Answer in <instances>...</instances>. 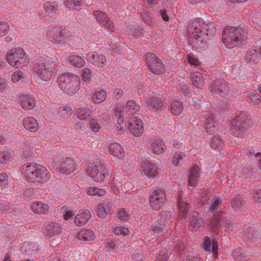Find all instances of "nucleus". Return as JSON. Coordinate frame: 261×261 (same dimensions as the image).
<instances>
[{"instance_id":"8fccbe9b","label":"nucleus","mask_w":261,"mask_h":261,"mask_svg":"<svg viewBox=\"0 0 261 261\" xmlns=\"http://www.w3.org/2000/svg\"><path fill=\"white\" fill-rule=\"evenodd\" d=\"M114 233L117 235L126 236L129 234V229L125 227H117L114 229Z\"/></svg>"},{"instance_id":"e433bc0d","label":"nucleus","mask_w":261,"mask_h":261,"mask_svg":"<svg viewBox=\"0 0 261 261\" xmlns=\"http://www.w3.org/2000/svg\"><path fill=\"white\" fill-rule=\"evenodd\" d=\"M140 108V106L134 100L128 101L126 105V111L127 113H135L139 111Z\"/></svg>"},{"instance_id":"393cba45","label":"nucleus","mask_w":261,"mask_h":261,"mask_svg":"<svg viewBox=\"0 0 261 261\" xmlns=\"http://www.w3.org/2000/svg\"><path fill=\"white\" fill-rule=\"evenodd\" d=\"M23 125L28 130L32 132H35L38 127L37 120L33 117H28L23 119Z\"/></svg>"},{"instance_id":"603ef678","label":"nucleus","mask_w":261,"mask_h":261,"mask_svg":"<svg viewBox=\"0 0 261 261\" xmlns=\"http://www.w3.org/2000/svg\"><path fill=\"white\" fill-rule=\"evenodd\" d=\"M0 186L2 188H6L8 186V177L6 173L0 174Z\"/></svg>"},{"instance_id":"de8ad7c7","label":"nucleus","mask_w":261,"mask_h":261,"mask_svg":"<svg viewBox=\"0 0 261 261\" xmlns=\"http://www.w3.org/2000/svg\"><path fill=\"white\" fill-rule=\"evenodd\" d=\"M185 156V154L181 152H176L174 153L173 158H172V164L175 166H177L178 165V163L182 159V158Z\"/></svg>"},{"instance_id":"6e6d98bb","label":"nucleus","mask_w":261,"mask_h":261,"mask_svg":"<svg viewBox=\"0 0 261 261\" xmlns=\"http://www.w3.org/2000/svg\"><path fill=\"white\" fill-rule=\"evenodd\" d=\"M189 176L199 178V167L197 165H194L190 170Z\"/></svg>"},{"instance_id":"a19ab883","label":"nucleus","mask_w":261,"mask_h":261,"mask_svg":"<svg viewBox=\"0 0 261 261\" xmlns=\"http://www.w3.org/2000/svg\"><path fill=\"white\" fill-rule=\"evenodd\" d=\"M44 9L48 14L55 13L58 10V4L56 2H47L44 4Z\"/></svg>"},{"instance_id":"58836bf2","label":"nucleus","mask_w":261,"mask_h":261,"mask_svg":"<svg viewBox=\"0 0 261 261\" xmlns=\"http://www.w3.org/2000/svg\"><path fill=\"white\" fill-rule=\"evenodd\" d=\"M106 92L103 90H101L94 93L93 96V100L95 103H100L106 99Z\"/></svg>"},{"instance_id":"a211bd4d","label":"nucleus","mask_w":261,"mask_h":261,"mask_svg":"<svg viewBox=\"0 0 261 261\" xmlns=\"http://www.w3.org/2000/svg\"><path fill=\"white\" fill-rule=\"evenodd\" d=\"M147 103L148 108L152 111L161 110L165 107L164 100L156 96L150 97L148 99Z\"/></svg>"},{"instance_id":"72a5a7b5","label":"nucleus","mask_w":261,"mask_h":261,"mask_svg":"<svg viewBox=\"0 0 261 261\" xmlns=\"http://www.w3.org/2000/svg\"><path fill=\"white\" fill-rule=\"evenodd\" d=\"M46 230L47 235L49 237H52L59 234L61 229L59 224L53 222L46 226Z\"/></svg>"},{"instance_id":"cd10ccee","label":"nucleus","mask_w":261,"mask_h":261,"mask_svg":"<svg viewBox=\"0 0 261 261\" xmlns=\"http://www.w3.org/2000/svg\"><path fill=\"white\" fill-rule=\"evenodd\" d=\"M68 60L72 66L77 68H82L85 64L84 59L81 56L74 54L69 56Z\"/></svg>"},{"instance_id":"864d4df0","label":"nucleus","mask_w":261,"mask_h":261,"mask_svg":"<svg viewBox=\"0 0 261 261\" xmlns=\"http://www.w3.org/2000/svg\"><path fill=\"white\" fill-rule=\"evenodd\" d=\"M115 117L117 119V123L121 124L123 122L122 118V110L121 107H117L114 110Z\"/></svg>"},{"instance_id":"ea45409f","label":"nucleus","mask_w":261,"mask_h":261,"mask_svg":"<svg viewBox=\"0 0 261 261\" xmlns=\"http://www.w3.org/2000/svg\"><path fill=\"white\" fill-rule=\"evenodd\" d=\"M72 113V109L68 106L60 107L58 109V114L63 118L68 117Z\"/></svg>"},{"instance_id":"6ab92c4d","label":"nucleus","mask_w":261,"mask_h":261,"mask_svg":"<svg viewBox=\"0 0 261 261\" xmlns=\"http://www.w3.org/2000/svg\"><path fill=\"white\" fill-rule=\"evenodd\" d=\"M109 151L111 155L119 159L123 158L125 155L123 147L117 143H111L110 145Z\"/></svg>"},{"instance_id":"b1692460","label":"nucleus","mask_w":261,"mask_h":261,"mask_svg":"<svg viewBox=\"0 0 261 261\" xmlns=\"http://www.w3.org/2000/svg\"><path fill=\"white\" fill-rule=\"evenodd\" d=\"M190 78L193 85L197 88L201 89L204 85L202 74L199 72L191 73Z\"/></svg>"},{"instance_id":"20e7f679","label":"nucleus","mask_w":261,"mask_h":261,"mask_svg":"<svg viewBox=\"0 0 261 261\" xmlns=\"http://www.w3.org/2000/svg\"><path fill=\"white\" fill-rule=\"evenodd\" d=\"M61 85L69 95L75 94L80 89V79L76 75L71 73H64L61 77Z\"/></svg>"},{"instance_id":"1a4fd4ad","label":"nucleus","mask_w":261,"mask_h":261,"mask_svg":"<svg viewBox=\"0 0 261 261\" xmlns=\"http://www.w3.org/2000/svg\"><path fill=\"white\" fill-rule=\"evenodd\" d=\"M87 172L95 181L97 182L103 181L106 175H108V172L106 171L104 165L99 163L94 167H88L87 169Z\"/></svg>"},{"instance_id":"9b49d317","label":"nucleus","mask_w":261,"mask_h":261,"mask_svg":"<svg viewBox=\"0 0 261 261\" xmlns=\"http://www.w3.org/2000/svg\"><path fill=\"white\" fill-rule=\"evenodd\" d=\"M251 120L248 117L247 113L242 112L239 115L233 119V126L236 130L240 131L243 133L245 132L250 126Z\"/></svg>"},{"instance_id":"bf43d9fd","label":"nucleus","mask_w":261,"mask_h":261,"mask_svg":"<svg viewBox=\"0 0 261 261\" xmlns=\"http://www.w3.org/2000/svg\"><path fill=\"white\" fill-rule=\"evenodd\" d=\"M157 261H167L168 258V253L165 250H162L156 256Z\"/></svg>"},{"instance_id":"f257e3e1","label":"nucleus","mask_w":261,"mask_h":261,"mask_svg":"<svg viewBox=\"0 0 261 261\" xmlns=\"http://www.w3.org/2000/svg\"><path fill=\"white\" fill-rule=\"evenodd\" d=\"M22 171L25 179L29 182L43 183L49 178L48 170L44 167L35 164H24Z\"/></svg>"},{"instance_id":"4468645a","label":"nucleus","mask_w":261,"mask_h":261,"mask_svg":"<svg viewBox=\"0 0 261 261\" xmlns=\"http://www.w3.org/2000/svg\"><path fill=\"white\" fill-rule=\"evenodd\" d=\"M214 219L211 221L210 226L213 232L218 233L222 230L221 223L225 218L224 213L222 211H220L214 214Z\"/></svg>"},{"instance_id":"79ce46f5","label":"nucleus","mask_w":261,"mask_h":261,"mask_svg":"<svg viewBox=\"0 0 261 261\" xmlns=\"http://www.w3.org/2000/svg\"><path fill=\"white\" fill-rule=\"evenodd\" d=\"M11 159V154L8 150H4L0 151V164H6Z\"/></svg>"},{"instance_id":"49530a36","label":"nucleus","mask_w":261,"mask_h":261,"mask_svg":"<svg viewBox=\"0 0 261 261\" xmlns=\"http://www.w3.org/2000/svg\"><path fill=\"white\" fill-rule=\"evenodd\" d=\"M249 98L251 102L258 105L261 102V96L256 92L249 94Z\"/></svg>"},{"instance_id":"4c0bfd02","label":"nucleus","mask_w":261,"mask_h":261,"mask_svg":"<svg viewBox=\"0 0 261 261\" xmlns=\"http://www.w3.org/2000/svg\"><path fill=\"white\" fill-rule=\"evenodd\" d=\"M87 193L90 196H102L106 194V192L104 189L89 187L87 189Z\"/></svg>"},{"instance_id":"774afa93","label":"nucleus","mask_w":261,"mask_h":261,"mask_svg":"<svg viewBox=\"0 0 261 261\" xmlns=\"http://www.w3.org/2000/svg\"><path fill=\"white\" fill-rule=\"evenodd\" d=\"M222 228L223 227H224L225 230H229L230 227L232 226V223L230 220L226 219V218L224 219L222 222L221 223Z\"/></svg>"},{"instance_id":"f03ea898","label":"nucleus","mask_w":261,"mask_h":261,"mask_svg":"<svg viewBox=\"0 0 261 261\" xmlns=\"http://www.w3.org/2000/svg\"><path fill=\"white\" fill-rule=\"evenodd\" d=\"M247 35V32L241 28L227 27L223 30L222 39L227 48H232L236 42L245 40Z\"/></svg>"},{"instance_id":"9d476101","label":"nucleus","mask_w":261,"mask_h":261,"mask_svg":"<svg viewBox=\"0 0 261 261\" xmlns=\"http://www.w3.org/2000/svg\"><path fill=\"white\" fill-rule=\"evenodd\" d=\"M229 91L228 83L223 79H217L212 81L211 92L213 94H219L221 96L227 95Z\"/></svg>"},{"instance_id":"39448f33","label":"nucleus","mask_w":261,"mask_h":261,"mask_svg":"<svg viewBox=\"0 0 261 261\" xmlns=\"http://www.w3.org/2000/svg\"><path fill=\"white\" fill-rule=\"evenodd\" d=\"M7 61L12 67L19 68L27 65L29 63L27 55L20 50H12L7 56Z\"/></svg>"},{"instance_id":"c85d7f7f","label":"nucleus","mask_w":261,"mask_h":261,"mask_svg":"<svg viewBox=\"0 0 261 261\" xmlns=\"http://www.w3.org/2000/svg\"><path fill=\"white\" fill-rule=\"evenodd\" d=\"M151 151L156 154H160L166 149V145L162 140H157L152 142L151 144Z\"/></svg>"},{"instance_id":"7ed1b4c3","label":"nucleus","mask_w":261,"mask_h":261,"mask_svg":"<svg viewBox=\"0 0 261 261\" xmlns=\"http://www.w3.org/2000/svg\"><path fill=\"white\" fill-rule=\"evenodd\" d=\"M57 64L56 62L47 60H41L36 63L34 67V71L44 81L50 80L56 71Z\"/></svg>"},{"instance_id":"473e14b6","label":"nucleus","mask_w":261,"mask_h":261,"mask_svg":"<svg viewBox=\"0 0 261 261\" xmlns=\"http://www.w3.org/2000/svg\"><path fill=\"white\" fill-rule=\"evenodd\" d=\"M183 106L181 102L174 100L170 104V110L174 116H178L182 111Z\"/></svg>"},{"instance_id":"f704fd0d","label":"nucleus","mask_w":261,"mask_h":261,"mask_svg":"<svg viewBox=\"0 0 261 261\" xmlns=\"http://www.w3.org/2000/svg\"><path fill=\"white\" fill-rule=\"evenodd\" d=\"M224 141L218 135H215L212 139L211 147L214 149H221L224 146Z\"/></svg>"},{"instance_id":"4d7b16f0","label":"nucleus","mask_w":261,"mask_h":261,"mask_svg":"<svg viewBox=\"0 0 261 261\" xmlns=\"http://www.w3.org/2000/svg\"><path fill=\"white\" fill-rule=\"evenodd\" d=\"M229 108V105L226 99H223L221 100L218 105V108L220 112H224L228 110Z\"/></svg>"},{"instance_id":"0e129e2a","label":"nucleus","mask_w":261,"mask_h":261,"mask_svg":"<svg viewBox=\"0 0 261 261\" xmlns=\"http://www.w3.org/2000/svg\"><path fill=\"white\" fill-rule=\"evenodd\" d=\"M188 61L191 65H193L195 66H198L200 64V63L198 59L197 58H195L193 55H188Z\"/></svg>"},{"instance_id":"4be33fe9","label":"nucleus","mask_w":261,"mask_h":261,"mask_svg":"<svg viewBox=\"0 0 261 261\" xmlns=\"http://www.w3.org/2000/svg\"><path fill=\"white\" fill-rule=\"evenodd\" d=\"M203 246L204 248V250L207 251H211L212 250V252L214 254V257H217L218 246L217 242L213 241V243L212 244L210 238L208 237H205Z\"/></svg>"},{"instance_id":"2eb2a0df","label":"nucleus","mask_w":261,"mask_h":261,"mask_svg":"<svg viewBox=\"0 0 261 261\" xmlns=\"http://www.w3.org/2000/svg\"><path fill=\"white\" fill-rule=\"evenodd\" d=\"M91 216V212L89 210L80 211V213L75 216L74 223L77 226H82L88 222Z\"/></svg>"},{"instance_id":"09e8293b","label":"nucleus","mask_w":261,"mask_h":261,"mask_svg":"<svg viewBox=\"0 0 261 261\" xmlns=\"http://www.w3.org/2000/svg\"><path fill=\"white\" fill-rule=\"evenodd\" d=\"M109 208L106 209L103 205H99L97 208V216L101 218H103L110 213Z\"/></svg>"},{"instance_id":"6e6552de","label":"nucleus","mask_w":261,"mask_h":261,"mask_svg":"<svg viewBox=\"0 0 261 261\" xmlns=\"http://www.w3.org/2000/svg\"><path fill=\"white\" fill-rule=\"evenodd\" d=\"M166 200V194L162 189L154 190L149 197V205L154 210H159Z\"/></svg>"},{"instance_id":"412c9836","label":"nucleus","mask_w":261,"mask_h":261,"mask_svg":"<svg viewBox=\"0 0 261 261\" xmlns=\"http://www.w3.org/2000/svg\"><path fill=\"white\" fill-rule=\"evenodd\" d=\"M20 106L26 110L32 109L35 106V102L30 96L22 95L20 97Z\"/></svg>"},{"instance_id":"e2e57ef3","label":"nucleus","mask_w":261,"mask_h":261,"mask_svg":"<svg viewBox=\"0 0 261 261\" xmlns=\"http://www.w3.org/2000/svg\"><path fill=\"white\" fill-rule=\"evenodd\" d=\"M161 221L162 222L164 221L169 220L171 217V214L170 212L167 211H162L161 213Z\"/></svg>"},{"instance_id":"c03bdc74","label":"nucleus","mask_w":261,"mask_h":261,"mask_svg":"<svg viewBox=\"0 0 261 261\" xmlns=\"http://www.w3.org/2000/svg\"><path fill=\"white\" fill-rule=\"evenodd\" d=\"M153 231L158 234H162L167 231V228L165 224L158 223L152 226Z\"/></svg>"},{"instance_id":"a878e982","label":"nucleus","mask_w":261,"mask_h":261,"mask_svg":"<svg viewBox=\"0 0 261 261\" xmlns=\"http://www.w3.org/2000/svg\"><path fill=\"white\" fill-rule=\"evenodd\" d=\"M47 35L49 39L47 41V43L48 45L59 44L62 40L60 32L58 31L54 30L49 31Z\"/></svg>"},{"instance_id":"aec40b11","label":"nucleus","mask_w":261,"mask_h":261,"mask_svg":"<svg viewBox=\"0 0 261 261\" xmlns=\"http://www.w3.org/2000/svg\"><path fill=\"white\" fill-rule=\"evenodd\" d=\"M96 236L91 229H82L79 232L77 238L80 241H92L95 240Z\"/></svg>"},{"instance_id":"2f4dec72","label":"nucleus","mask_w":261,"mask_h":261,"mask_svg":"<svg viewBox=\"0 0 261 261\" xmlns=\"http://www.w3.org/2000/svg\"><path fill=\"white\" fill-rule=\"evenodd\" d=\"M260 233L253 227L248 228L245 231V236L249 240L254 241L260 237Z\"/></svg>"},{"instance_id":"a18cd8bd","label":"nucleus","mask_w":261,"mask_h":261,"mask_svg":"<svg viewBox=\"0 0 261 261\" xmlns=\"http://www.w3.org/2000/svg\"><path fill=\"white\" fill-rule=\"evenodd\" d=\"M259 57L255 53L252 51V50L248 53L246 60L247 62L250 63H257L258 62Z\"/></svg>"},{"instance_id":"5fc2aeb1","label":"nucleus","mask_w":261,"mask_h":261,"mask_svg":"<svg viewBox=\"0 0 261 261\" xmlns=\"http://www.w3.org/2000/svg\"><path fill=\"white\" fill-rule=\"evenodd\" d=\"M9 24L4 21L0 22V36H4L9 31Z\"/></svg>"},{"instance_id":"3c124183","label":"nucleus","mask_w":261,"mask_h":261,"mask_svg":"<svg viewBox=\"0 0 261 261\" xmlns=\"http://www.w3.org/2000/svg\"><path fill=\"white\" fill-rule=\"evenodd\" d=\"M222 203L221 200L218 199H215L213 203L210 206V207L208 210L209 212L211 213H214L215 212L217 211L220 206V205Z\"/></svg>"},{"instance_id":"7c9ffc66","label":"nucleus","mask_w":261,"mask_h":261,"mask_svg":"<svg viewBox=\"0 0 261 261\" xmlns=\"http://www.w3.org/2000/svg\"><path fill=\"white\" fill-rule=\"evenodd\" d=\"M178 201V208L179 210L182 213V217H185L189 211V203L188 202L186 198H184L181 196H180Z\"/></svg>"},{"instance_id":"0eeeda50","label":"nucleus","mask_w":261,"mask_h":261,"mask_svg":"<svg viewBox=\"0 0 261 261\" xmlns=\"http://www.w3.org/2000/svg\"><path fill=\"white\" fill-rule=\"evenodd\" d=\"M76 167V163L70 157L65 158L62 163L56 165V168L58 171L67 175L75 174Z\"/></svg>"},{"instance_id":"338daca9","label":"nucleus","mask_w":261,"mask_h":261,"mask_svg":"<svg viewBox=\"0 0 261 261\" xmlns=\"http://www.w3.org/2000/svg\"><path fill=\"white\" fill-rule=\"evenodd\" d=\"M22 154L25 158H30L33 155L31 149L30 147L26 146L22 149Z\"/></svg>"},{"instance_id":"c756f323","label":"nucleus","mask_w":261,"mask_h":261,"mask_svg":"<svg viewBox=\"0 0 261 261\" xmlns=\"http://www.w3.org/2000/svg\"><path fill=\"white\" fill-rule=\"evenodd\" d=\"M243 203L244 199L243 197L238 194L231 199V206L233 211H238L242 208Z\"/></svg>"},{"instance_id":"c9c22d12","label":"nucleus","mask_w":261,"mask_h":261,"mask_svg":"<svg viewBox=\"0 0 261 261\" xmlns=\"http://www.w3.org/2000/svg\"><path fill=\"white\" fill-rule=\"evenodd\" d=\"M217 124L214 118L210 117L205 119L204 127L207 133H211L215 130Z\"/></svg>"},{"instance_id":"37998d69","label":"nucleus","mask_w":261,"mask_h":261,"mask_svg":"<svg viewBox=\"0 0 261 261\" xmlns=\"http://www.w3.org/2000/svg\"><path fill=\"white\" fill-rule=\"evenodd\" d=\"M91 113L89 108H80L77 110V117L81 120H85L90 116Z\"/></svg>"},{"instance_id":"052dcab7","label":"nucleus","mask_w":261,"mask_h":261,"mask_svg":"<svg viewBox=\"0 0 261 261\" xmlns=\"http://www.w3.org/2000/svg\"><path fill=\"white\" fill-rule=\"evenodd\" d=\"M23 79V73L21 71L15 72L12 75V80L13 82H17Z\"/></svg>"},{"instance_id":"5701e85b","label":"nucleus","mask_w":261,"mask_h":261,"mask_svg":"<svg viewBox=\"0 0 261 261\" xmlns=\"http://www.w3.org/2000/svg\"><path fill=\"white\" fill-rule=\"evenodd\" d=\"M32 211L37 214H43L49 209L48 205L38 201H34L31 205Z\"/></svg>"},{"instance_id":"69168bd1","label":"nucleus","mask_w":261,"mask_h":261,"mask_svg":"<svg viewBox=\"0 0 261 261\" xmlns=\"http://www.w3.org/2000/svg\"><path fill=\"white\" fill-rule=\"evenodd\" d=\"M11 209L10 204L7 201H2L0 203V210L4 213H6Z\"/></svg>"},{"instance_id":"bb28decb","label":"nucleus","mask_w":261,"mask_h":261,"mask_svg":"<svg viewBox=\"0 0 261 261\" xmlns=\"http://www.w3.org/2000/svg\"><path fill=\"white\" fill-rule=\"evenodd\" d=\"M91 63L98 67H102L106 62V58L102 54L98 55L97 53H93L92 55Z\"/></svg>"},{"instance_id":"f3484780","label":"nucleus","mask_w":261,"mask_h":261,"mask_svg":"<svg viewBox=\"0 0 261 261\" xmlns=\"http://www.w3.org/2000/svg\"><path fill=\"white\" fill-rule=\"evenodd\" d=\"M142 167L144 174L148 177L155 178L158 176V168L154 164L143 162Z\"/></svg>"},{"instance_id":"423d86ee","label":"nucleus","mask_w":261,"mask_h":261,"mask_svg":"<svg viewBox=\"0 0 261 261\" xmlns=\"http://www.w3.org/2000/svg\"><path fill=\"white\" fill-rule=\"evenodd\" d=\"M145 57L146 64L152 73L159 75L165 71V67L163 63L154 54L148 53Z\"/></svg>"},{"instance_id":"680f3d73","label":"nucleus","mask_w":261,"mask_h":261,"mask_svg":"<svg viewBox=\"0 0 261 261\" xmlns=\"http://www.w3.org/2000/svg\"><path fill=\"white\" fill-rule=\"evenodd\" d=\"M82 76L84 81H89L91 75V72L89 68H85L82 70Z\"/></svg>"},{"instance_id":"f8f14e48","label":"nucleus","mask_w":261,"mask_h":261,"mask_svg":"<svg viewBox=\"0 0 261 261\" xmlns=\"http://www.w3.org/2000/svg\"><path fill=\"white\" fill-rule=\"evenodd\" d=\"M93 14L100 25L112 32L115 31L114 22L110 20L106 13L100 10H95L93 12Z\"/></svg>"},{"instance_id":"dca6fc26","label":"nucleus","mask_w":261,"mask_h":261,"mask_svg":"<svg viewBox=\"0 0 261 261\" xmlns=\"http://www.w3.org/2000/svg\"><path fill=\"white\" fill-rule=\"evenodd\" d=\"M205 221L199 216V213L196 211L192 212L190 215V224L192 230H197L203 224Z\"/></svg>"},{"instance_id":"13d9d810","label":"nucleus","mask_w":261,"mask_h":261,"mask_svg":"<svg viewBox=\"0 0 261 261\" xmlns=\"http://www.w3.org/2000/svg\"><path fill=\"white\" fill-rule=\"evenodd\" d=\"M118 217L120 219L124 221L128 219L130 216L128 213L125 212L124 208H121L118 212Z\"/></svg>"},{"instance_id":"ddd939ff","label":"nucleus","mask_w":261,"mask_h":261,"mask_svg":"<svg viewBox=\"0 0 261 261\" xmlns=\"http://www.w3.org/2000/svg\"><path fill=\"white\" fill-rule=\"evenodd\" d=\"M128 129L136 137L141 136L144 132L143 123L137 117H132L129 121Z\"/></svg>"}]
</instances>
